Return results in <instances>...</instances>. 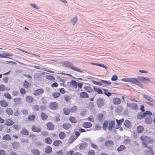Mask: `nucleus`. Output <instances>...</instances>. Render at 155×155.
I'll list each match as a JSON object with an SVG mask.
<instances>
[{
	"mask_svg": "<svg viewBox=\"0 0 155 155\" xmlns=\"http://www.w3.org/2000/svg\"><path fill=\"white\" fill-rule=\"evenodd\" d=\"M121 80L126 82H130L131 83L136 84L139 85L140 87H142V85L140 83L138 80L135 78H122Z\"/></svg>",
	"mask_w": 155,
	"mask_h": 155,
	"instance_id": "f257e3e1",
	"label": "nucleus"
},
{
	"mask_svg": "<svg viewBox=\"0 0 155 155\" xmlns=\"http://www.w3.org/2000/svg\"><path fill=\"white\" fill-rule=\"evenodd\" d=\"M64 66L65 67H70L73 70L78 71L79 72H82V71L79 69L75 68L74 65L69 62L66 61L63 63Z\"/></svg>",
	"mask_w": 155,
	"mask_h": 155,
	"instance_id": "f03ea898",
	"label": "nucleus"
},
{
	"mask_svg": "<svg viewBox=\"0 0 155 155\" xmlns=\"http://www.w3.org/2000/svg\"><path fill=\"white\" fill-rule=\"evenodd\" d=\"M149 115V116H151L152 115V113L149 111H146L145 112L139 113L137 115V117L139 119H141L142 118L144 117L147 115Z\"/></svg>",
	"mask_w": 155,
	"mask_h": 155,
	"instance_id": "7ed1b4c3",
	"label": "nucleus"
},
{
	"mask_svg": "<svg viewBox=\"0 0 155 155\" xmlns=\"http://www.w3.org/2000/svg\"><path fill=\"white\" fill-rule=\"evenodd\" d=\"M127 106L129 107L130 109L132 110H136L138 109V105L137 104L134 103L131 104L127 103Z\"/></svg>",
	"mask_w": 155,
	"mask_h": 155,
	"instance_id": "20e7f679",
	"label": "nucleus"
},
{
	"mask_svg": "<svg viewBox=\"0 0 155 155\" xmlns=\"http://www.w3.org/2000/svg\"><path fill=\"white\" fill-rule=\"evenodd\" d=\"M58 105L56 102L51 103L49 105V108L52 110H55L58 108Z\"/></svg>",
	"mask_w": 155,
	"mask_h": 155,
	"instance_id": "39448f33",
	"label": "nucleus"
},
{
	"mask_svg": "<svg viewBox=\"0 0 155 155\" xmlns=\"http://www.w3.org/2000/svg\"><path fill=\"white\" fill-rule=\"evenodd\" d=\"M44 92V91L43 89L40 88L35 90L33 94L35 96H38L43 94Z\"/></svg>",
	"mask_w": 155,
	"mask_h": 155,
	"instance_id": "423d86ee",
	"label": "nucleus"
},
{
	"mask_svg": "<svg viewBox=\"0 0 155 155\" xmlns=\"http://www.w3.org/2000/svg\"><path fill=\"white\" fill-rule=\"evenodd\" d=\"M116 121L117 124L115 126V128L116 129H118L120 127L122 123L124 121V118L119 120L116 119Z\"/></svg>",
	"mask_w": 155,
	"mask_h": 155,
	"instance_id": "0eeeda50",
	"label": "nucleus"
},
{
	"mask_svg": "<svg viewBox=\"0 0 155 155\" xmlns=\"http://www.w3.org/2000/svg\"><path fill=\"white\" fill-rule=\"evenodd\" d=\"M97 106L99 107H100L104 105V102L102 99L101 98H99L97 100Z\"/></svg>",
	"mask_w": 155,
	"mask_h": 155,
	"instance_id": "6e6552de",
	"label": "nucleus"
},
{
	"mask_svg": "<svg viewBox=\"0 0 155 155\" xmlns=\"http://www.w3.org/2000/svg\"><path fill=\"white\" fill-rule=\"evenodd\" d=\"M47 128L50 130H53L54 129V126L53 124L51 122L47 123L46 124Z\"/></svg>",
	"mask_w": 155,
	"mask_h": 155,
	"instance_id": "1a4fd4ad",
	"label": "nucleus"
},
{
	"mask_svg": "<svg viewBox=\"0 0 155 155\" xmlns=\"http://www.w3.org/2000/svg\"><path fill=\"white\" fill-rule=\"evenodd\" d=\"M32 130L34 132L37 133H39L41 131V129L38 127L35 126L33 125L31 127Z\"/></svg>",
	"mask_w": 155,
	"mask_h": 155,
	"instance_id": "9d476101",
	"label": "nucleus"
},
{
	"mask_svg": "<svg viewBox=\"0 0 155 155\" xmlns=\"http://www.w3.org/2000/svg\"><path fill=\"white\" fill-rule=\"evenodd\" d=\"M13 101L16 105L21 104V98L19 97H15L13 99Z\"/></svg>",
	"mask_w": 155,
	"mask_h": 155,
	"instance_id": "9b49d317",
	"label": "nucleus"
},
{
	"mask_svg": "<svg viewBox=\"0 0 155 155\" xmlns=\"http://www.w3.org/2000/svg\"><path fill=\"white\" fill-rule=\"evenodd\" d=\"M5 112L9 116L12 115L14 114L13 109L10 107L6 108L5 110Z\"/></svg>",
	"mask_w": 155,
	"mask_h": 155,
	"instance_id": "f8f14e48",
	"label": "nucleus"
},
{
	"mask_svg": "<svg viewBox=\"0 0 155 155\" xmlns=\"http://www.w3.org/2000/svg\"><path fill=\"white\" fill-rule=\"evenodd\" d=\"M71 127V124L69 123H64L62 126L63 128L66 130H68Z\"/></svg>",
	"mask_w": 155,
	"mask_h": 155,
	"instance_id": "ddd939ff",
	"label": "nucleus"
},
{
	"mask_svg": "<svg viewBox=\"0 0 155 155\" xmlns=\"http://www.w3.org/2000/svg\"><path fill=\"white\" fill-rule=\"evenodd\" d=\"M14 124V122L11 118L8 119L6 120L5 124L7 126H11Z\"/></svg>",
	"mask_w": 155,
	"mask_h": 155,
	"instance_id": "4468645a",
	"label": "nucleus"
},
{
	"mask_svg": "<svg viewBox=\"0 0 155 155\" xmlns=\"http://www.w3.org/2000/svg\"><path fill=\"white\" fill-rule=\"evenodd\" d=\"M0 105L3 107H6L8 106V103L5 100H2L0 101Z\"/></svg>",
	"mask_w": 155,
	"mask_h": 155,
	"instance_id": "2eb2a0df",
	"label": "nucleus"
},
{
	"mask_svg": "<svg viewBox=\"0 0 155 155\" xmlns=\"http://www.w3.org/2000/svg\"><path fill=\"white\" fill-rule=\"evenodd\" d=\"M12 54H11L7 52L3 53L2 54H0V58H6L8 56H12Z\"/></svg>",
	"mask_w": 155,
	"mask_h": 155,
	"instance_id": "dca6fc26",
	"label": "nucleus"
},
{
	"mask_svg": "<svg viewBox=\"0 0 155 155\" xmlns=\"http://www.w3.org/2000/svg\"><path fill=\"white\" fill-rule=\"evenodd\" d=\"M115 125V122L114 121L112 120L110 122L108 126V129L109 130H111L114 128Z\"/></svg>",
	"mask_w": 155,
	"mask_h": 155,
	"instance_id": "f3484780",
	"label": "nucleus"
},
{
	"mask_svg": "<svg viewBox=\"0 0 155 155\" xmlns=\"http://www.w3.org/2000/svg\"><path fill=\"white\" fill-rule=\"evenodd\" d=\"M45 153L47 154H49L52 152V148L51 147L49 146H48L46 147L45 149Z\"/></svg>",
	"mask_w": 155,
	"mask_h": 155,
	"instance_id": "a211bd4d",
	"label": "nucleus"
},
{
	"mask_svg": "<svg viewBox=\"0 0 155 155\" xmlns=\"http://www.w3.org/2000/svg\"><path fill=\"white\" fill-rule=\"evenodd\" d=\"M82 126L84 128H89L92 127V124L89 122H85L83 124Z\"/></svg>",
	"mask_w": 155,
	"mask_h": 155,
	"instance_id": "6ab92c4d",
	"label": "nucleus"
},
{
	"mask_svg": "<svg viewBox=\"0 0 155 155\" xmlns=\"http://www.w3.org/2000/svg\"><path fill=\"white\" fill-rule=\"evenodd\" d=\"M23 85L25 88L28 89L31 87V83L25 80L23 82Z\"/></svg>",
	"mask_w": 155,
	"mask_h": 155,
	"instance_id": "aec40b11",
	"label": "nucleus"
},
{
	"mask_svg": "<svg viewBox=\"0 0 155 155\" xmlns=\"http://www.w3.org/2000/svg\"><path fill=\"white\" fill-rule=\"evenodd\" d=\"M88 97V94L85 92H81L80 94V97L81 98H86Z\"/></svg>",
	"mask_w": 155,
	"mask_h": 155,
	"instance_id": "412c9836",
	"label": "nucleus"
},
{
	"mask_svg": "<svg viewBox=\"0 0 155 155\" xmlns=\"http://www.w3.org/2000/svg\"><path fill=\"white\" fill-rule=\"evenodd\" d=\"M62 143V142L59 140H56L53 141V144L54 146L58 147Z\"/></svg>",
	"mask_w": 155,
	"mask_h": 155,
	"instance_id": "4be33fe9",
	"label": "nucleus"
},
{
	"mask_svg": "<svg viewBox=\"0 0 155 155\" xmlns=\"http://www.w3.org/2000/svg\"><path fill=\"white\" fill-rule=\"evenodd\" d=\"M87 146V143H83L81 144L79 147L80 150H83L85 149Z\"/></svg>",
	"mask_w": 155,
	"mask_h": 155,
	"instance_id": "5701e85b",
	"label": "nucleus"
},
{
	"mask_svg": "<svg viewBox=\"0 0 155 155\" xmlns=\"http://www.w3.org/2000/svg\"><path fill=\"white\" fill-rule=\"evenodd\" d=\"M113 102L114 104H118L120 103V99L117 97H114L113 99Z\"/></svg>",
	"mask_w": 155,
	"mask_h": 155,
	"instance_id": "b1692460",
	"label": "nucleus"
},
{
	"mask_svg": "<svg viewBox=\"0 0 155 155\" xmlns=\"http://www.w3.org/2000/svg\"><path fill=\"white\" fill-rule=\"evenodd\" d=\"M36 116L35 114H30L27 118V120L29 121H34L35 119Z\"/></svg>",
	"mask_w": 155,
	"mask_h": 155,
	"instance_id": "393cba45",
	"label": "nucleus"
},
{
	"mask_svg": "<svg viewBox=\"0 0 155 155\" xmlns=\"http://www.w3.org/2000/svg\"><path fill=\"white\" fill-rule=\"evenodd\" d=\"M143 97L149 101L153 103L154 102V99L150 96L145 94L143 95Z\"/></svg>",
	"mask_w": 155,
	"mask_h": 155,
	"instance_id": "a878e982",
	"label": "nucleus"
},
{
	"mask_svg": "<svg viewBox=\"0 0 155 155\" xmlns=\"http://www.w3.org/2000/svg\"><path fill=\"white\" fill-rule=\"evenodd\" d=\"M104 144L106 147H109L113 144V142L111 140H108L105 142Z\"/></svg>",
	"mask_w": 155,
	"mask_h": 155,
	"instance_id": "bb28decb",
	"label": "nucleus"
},
{
	"mask_svg": "<svg viewBox=\"0 0 155 155\" xmlns=\"http://www.w3.org/2000/svg\"><path fill=\"white\" fill-rule=\"evenodd\" d=\"M148 150L146 151V153L147 154L150 155H152L153 153V149L150 147L149 146L147 147Z\"/></svg>",
	"mask_w": 155,
	"mask_h": 155,
	"instance_id": "cd10ccee",
	"label": "nucleus"
},
{
	"mask_svg": "<svg viewBox=\"0 0 155 155\" xmlns=\"http://www.w3.org/2000/svg\"><path fill=\"white\" fill-rule=\"evenodd\" d=\"M12 146L14 149H17L19 146V144L17 142L15 141L12 143Z\"/></svg>",
	"mask_w": 155,
	"mask_h": 155,
	"instance_id": "c85d7f7f",
	"label": "nucleus"
},
{
	"mask_svg": "<svg viewBox=\"0 0 155 155\" xmlns=\"http://www.w3.org/2000/svg\"><path fill=\"white\" fill-rule=\"evenodd\" d=\"M20 133L21 134L25 135H28L29 134V132L28 130L25 128H23L21 131Z\"/></svg>",
	"mask_w": 155,
	"mask_h": 155,
	"instance_id": "c756f323",
	"label": "nucleus"
},
{
	"mask_svg": "<svg viewBox=\"0 0 155 155\" xmlns=\"http://www.w3.org/2000/svg\"><path fill=\"white\" fill-rule=\"evenodd\" d=\"M140 80L142 82L145 83H148L150 81L149 78L144 77L141 78Z\"/></svg>",
	"mask_w": 155,
	"mask_h": 155,
	"instance_id": "7c9ffc66",
	"label": "nucleus"
},
{
	"mask_svg": "<svg viewBox=\"0 0 155 155\" xmlns=\"http://www.w3.org/2000/svg\"><path fill=\"white\" fill-rule=\"evenodd\" d=\"M3 140H11V138L8 134H6L3 136L2 137Z\"/></svg>",
	"mask_w": 155,
	"mask_h": 155,
	"instance_id": "2f4dec72",
	"label": "nucleus"
},
{
	"mask_svg": "<svg viewBox=\"0 0 155 155\" xmlns=\"http://www.w3.org/2000/svg\"><path fill=\"white\" fill-rule=\"evenodd\" d=\"M34 100L33 97L30 96H27L26 97V100L28 103H32Z\"/></svg>",
	"mask_w": 155,
	"mask_h": 155,
	"instance_id": "473e14b6",
	"label": "nucleus"
},
{
	"mask_svg": "<svg viewBox=\"0 0 155 155\" xmlns=\"http://www.w3.org/2000/svg\"><path fill=\"white\" fill-rule=\"evenodd\" d=\"M41 117L42 120H46L48 118V116L44 112H41Z\"/></svg>",
	"mask_w": 155,
	"mask_h": 155,
	"instance_id": "72a5a7b5",
	"label": "nucleus"
},
{
	"mask_svg": "<svg viewBox=\"0 0 155 155\" xmlns=\"http://www.w3.org/2000/svg\"><path fill=\"white\" fill-rule=\"evenodd\" d=\"M70 84L72 87H74L76 89L77 88V83L75 81L73 80L71 81Z\"/></svg>",
	"mask_w": 155,
	"mask_h": 155,
	"instance_id": "f704fd0d",
	"label": "nucleus"
},
{
	"mask_svg": "<svg viewBox=\"0 0 155 155\" xmlns=\"http://www.w3.org/2000/svg\"><path fill=\"white\" fill-rule=\"evenodd\" d=\"M58 136L60 139L63 140L66 137V135L64 132H61L59 133Z\"/></svg>",
	"mask_w": 155,
	"mask_h": 155,
	"instance_id": "c9c22d12",
	"label": "nucleus"
},
{
	"mask_svg": "<svg viewBox=\"0 0 155 155\" xmlns=\"http://www.w3.org/2000/svg\"><path fill=\"white\" fill-rule=\"evenodd\" d=\"M84 89L87 92L91 93L93 91L92 88L90 86H85L84 87Z\"/></svg>",
	"mask_w": 155,
	"mask_h": 155,
	"instance_id": "e433bc0d",
	"label": "nucleus"
},
{
	"mask_svg": "<svg viewBox=\"0 0 155 155\" xmlns=\"http://www.w3.org/2000/svg\"><path fill=\"white\" fill-rule=\"evenodd\" d=\"M69 120L71 123L74 124L76 123L77 121L76 119L73 116H71L69 117Z\"/></svg>",
	"mask_w": 155,
	"mask_h": 155,
	"instance_id": "4c0bfd02",
	"label": "nucleus"
},
{
	"mask_svg": "<svg viewBox=\"0 0 155 155\" xmlns=\"http://www.w3.org/2000/svg\"><path fill=\"white\" fill-rule=\"evenodd\" d=\"M31 152L34 155H39L40 154V151L36 149H32L31 150Z\"/></svg>",
	"mask_w": 155,
	"mask_h": 155,
	"instance_id": "58836bf2",
	"label": "nucleus"
},
{
	"mask_svg": "<svg viewBox=\"0 0 155 155\" xmlns=\"http://www.w3.org/2000/svg\"><path fill=\"white\" fill-rule=\"evenodd\" d=\"M90 64L92 65L101 67L104 68L105 69H107V68L106 66H105L102 64H98L95 63H90Z\"/></svg>",
	"mask_w": 155,
	"mask_h": 155,
	"instance_id": "ea45409f",
	"label": "nucleus"
},
{
	"mask_svg": "<svg viewBox=\"0 0 155 155\" xmlns=\"http://www.w3.org/2000/svg\"><path fill=\"white\" fill-rule=\"evenodd\" d=\"M64 113L66 115H68L70 114L71 111L68 108H64L63 109Z\"/></svg>",
	"mask_w": 155,
	"mask_h": 155,
	"instance_id": "a19ab883",
	"label": "nucleus"
},
{
	"mask_svg": "<svg viewBox=\"0 0 155 155\" xmlns=\"http://www.w3.org/2000/svg\"><path fill=\"white\" fill-rule=\"evenodd\" d=\"M126 148V147L124 145H120L119 147H118L117 148V150L118 152H120L124 150Z\"/></svg>",
	"mask_w": 155,
	"mask_h": 155,
	"instance_id": "79ce46f5",
	"label": "nucleus"
},
{
	"mask_svg": "<svg viewBox=\"0 0 155 155\" xmlns=\"http://www.w3.org/2000/svg\"><path fill=\"white\" fill-rule=\"evenodd\" d=\"M147 138H148V137L146 136L145 137H144L143 136H141L140 137V138L141 139V140H142L143 142H142L143 145L144 146V147H146L147 146V144H146V143L145 142L143 141L144 140V139H147Z\"/></svg>",
	"mask_w": 155,
	"mask_h": 155,
	"instance_id": "37998d69",
	"label": "nucleus"
},
{
	"mask_svg": "<svg viewBox=\"0 0 155 155\" xmlns=\"http://www.w3.org/2000/svg\"><path fill=\"white\" fill-rule=\"evenodd\" d=\"M45 142L47 144H51L52 142V140L51 138L48 137L45 139Z\"/></svg>",
	"mask_w": 155,
	"mask_h": 155,
	"instance_id": "c03bdc74",
	"label": "nucleus"
},
{
	"mask_svg": "<svg viewBox=\"0 0 155 155\" xmlns=\"http://www.w3.org/2000/svg\"><path fill=\"white\" fill-rule=\"evenodd\" d=\"M124 125L126 127L129 128L131 126V124L129 121L127 120L125 121Z\"/></svg>",
	"mask_w": 155,
	"mask_h": 155,
	"instance_id": "a18cd8bd",
	"label": "nucleus"
},
{
	"mask_svg": "<svg viewBox=\"0 0 155 155\" xmlns=\"http://www.w3.org/2000/svg\"><path fill=\"white\" fill-rule=\"evenodd\" d=\"M76 139L73 135H71L69 138L68 143H72Z\"/></svg>",
	"mask_w": 155,
	"mask_h": 155,
	"instance_id": "49530a36",
	"label": "nucleus"
},
{
	"mask_svg": "<svg viewBox=\"0 0 155 155\" xmlns=\"http://www.w3.org/2000/svg\"><path fill=\"white\" fill-rule=\"evenodd\" d=\"M94 89L95 92L99 94H102V93L101 90L98 87H94Z\"/></svg>",
	"mask_w": 155,
	"mask_h": 155,
	"instance_id": "de8ad7c7",
	"label": "nucleus"
},
{
	"mask_svg": "<svg viewBox=\"0 0 155 155\" xmlns=\"http://www.w3.org/2000/svg\"><path fill=\"white\" fill-rule=\"evenodd\" d=\"M103 114H99L97 116V119L100 121H102L103 120Z\"/></svg>",
	"mask_w": 155,
	"mask_h": 155,
	"instance_id": "09e8293b",
	"label": "nucleus"
},
{
	"mask_svg": "<svg viewBox=\"0 0 155 155\" xmlns=\"http://www.w3.org/2000/svg\"><path fill=\"white\" fill-rule=\"evenodd\" d=\"M46 78L49 81H53L55 80V78L51 75H47Z\"/></svg>",
	"mask_w": 155,
	"mask_h": 155,
	"instance_id": "8fccbe9b",
	"label": "nucleus"
},
{
	"mask_svg": "<svg viewBox=\"0 0 155 155\" xmlns=\"http://www.w3.org/2000/svg\"><path fill=\"white\" fill-rule=\"evenodd\" d=\"M143 127L141 126H138L137 127V132L139 133H141L143 130Z\"/></svg>",
	"mask_w": 155,
	"mask_h": 155,
	"instance_id": "3c124183",
	"label": "nucleus"
},
{
	"mask_svg": "<svg viewBox=\"0 0 155 155\" xmlns=\"http://www.w3.org/2000/svg\"><path fill=\"white\" fill-rule=\"evenodd\" d=\"M4 97L9 100H11L12 99V97L11 95L8 93H5L4 94Z\"/></svg>",
	"mask_w": 155,
	"mask_h": 155,
	"instance_id": "603ef678",
	"label": "nucleus"
},
{
	"mask_svg": "<svg viewBox=\"0 0 155 155\" xmlns=\"http://www.w3.org/2000/svg\"><path fill=\"white\" fill-rule=\"evenodd\" d=\"M52 96L54 98H56L60 96V94L59 92H54L53 93Z\"/></svg>",
	"mask_w": 155,
	"mask_h": 155,
	"instance_id": "864d4df0",
	"label": "nucleus"
},
{
	"mask_svg": "<svg viewBox=\"0 0 155 155\" xmlns=\"http://www.w3.org/2000/svg\"><path fill=\"white\" fill-rule=\"evenodd\" d=\"M77 107L76 106H74L71 107V108L70 111L72 113H74L77 111Z\"/></svg>",
	"mask_w": 155,
	"mask_h": 155,
	"instance_id": "5fc2aeb1",
	"label": "nucleus"
},
{
	"mask_svg": "<svg viewBox=\"0 0 155 155\" xmlns=\"http://www.w3.org/2000/svg\"><path fill=\"white\" fill-rule=\"evenodd\" d=\"M103 91H104V94L107 96L109 97L111 95V93L109 92L107 90L104 89Z\"/></svg>",
	"mask_w": 155,
	"mask_h": 155,
	"instance_id": "6e6d98bb",
	"label": "nucleus"
},
{
	"mask_svg": "<svg viewBox=\"0 0 155 155\" xmlns=\"http://www.w3.org/2000/svg\"><path fill=\"white\" fill-rule=\"evenodd\" d=\"M18 50H19L23 52H24L25 53H28V54H32V55H35V56H38V57H40V55H37V54H33V53H30V52H29L25 50H22V49H20V48H18Z\"/></svg>",
	"mask_w": 155,
	"mask_h": 155,
	"instance_id": "4d7b16f0",
	"label": "nucleus"
},
{
	"mask_svg": "<svg viewBox=\"0 0 155 155\" xmlns=\"http://www.w3.org/2000/svg\"><path fill=\"white\" fill-rule=\"evenodd\" d=\"M5 89L6 87L3 84L0 85V91H5Z\"/></svg>",
	"mask_w": 155,
	"mask_h": 155,
	"instance_id": "13d9d810",
	"label": "nucleus"
},
{
	"mask_svg": "<svg viewBox=\"0 0 155 155\" xmlns=\"http://www.w3.org/2000/svg\"><path fill=\"white\" fill-rule=\"evenodd\" d=\"M88 155H95V152L94 151L92 150H89L87 153Z\"/></svg>",
	"mask_w": 155,
	"mask_h": 155,
	"instance_id": "bf43d9fd",
	"label": "nucleus"
},
{
	"mask_svg": "<svg viewBox=\"0 0 155 155\" xmlns=\"http://www.w3.org/2000/svg\"><path fill=\"white\" fill-rule=\"evenodd\" d=\"M33 108L34 110L36 111H38L39 110V107L38 105L36 104L34 105L33 106Z\"/></svg>",
	"mask_w": 155,
	"mask_h": 155,
	"instance_id": "052dcab7",
	"label": "nucleus"
},
{
	"mask_svg": "<svg viewBox=\"0 0 155 155\" xmlns=\"http://www.w3.org/2000/svg\"><path fill=\"white\" fill-rule=\"evenodd\" d=\"M118 77L116 75H114L111 78V80L113 81H115L117 80Z\"/></svg>",
	"mask_w": 155,
	"mask_h": 155,
	"instance_id": "680f3d73",
	"label": "nucleus"
},
{
	"mask_svg": "<svg viewBox=\"0 0 155 155\" xmlns=\"http://www.w3.org/2000/svg\"><path fill=\"white\" fill-rule=\"evenodd\" d=\"M22 113L25 115H27L28 114V111L27 109H23L21 110Z\"/></svg>",
	"mask_w": 155,
	"mask_h": 155,
	"instance_id": "e2e57ef3",
	"label": "nucleus"
},
{
	"mask_svg": "<svg viewBox=\"0 0 155 155\" xmlns=\"http://www.w3.org/2000/svg\"><path fill=\"white\" fill-rule=\"evenodd\" d=\"M107 127V121H104L103 124V129L105 130Z\"/></svg>",
	"mask_w": 155,
	"mask_h": 155,
	"instance_id": "0e129e2a",
	"label": "nucleus"
},
{
	"mask_svg": "<svg viewBox=\"0 0 155 155\" xmlns=\"http://www.w3.org/2000/svg\"><path fill=\"white\" fill-rule=\"evenodd\" d=\"M77 17L73 18L71 20V22L73 25H74L77 22Z\"/></svg>",
	"mask_w": 155,
	"mask_h": 155,
	"instance_id": "69168bd1",
	"label": "nucleus"
},
{
	"mask_svg": "<svg viewBox=\"0 0 155 155\" xmlns=\"http://www.w3.org/2000/svg\"><path fill=\"white\" fill-rule=\"evenodd\" d=\"M20 91L21 94H25L26 91L24 88H21L20 90Z\"/></svg>",
	"mask_w": 155,
	"mask_h": 155,
	"instance_id": "338daca9",
	"label": "nucleus"
},
{
	"mask_svg": "<svg viewBox=\"0 0 155 155\" xmlns=\"http://www.w3.org/2000/svg\"><path fill=\"white\" fill-rule=\"evenodd\" d=\"M20 112L18 110H16L14 113V115L15 116H17L20 114Z\"/></svg>",
	"mask_w": 155,
	"mask_h": 155,
	"instance_id": "774afa93",
	"label": "nucleus"
}]
</instances>
